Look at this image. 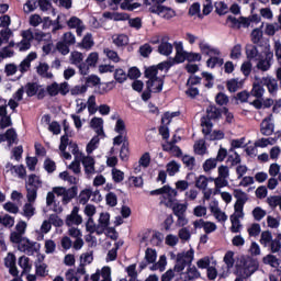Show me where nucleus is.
I'll use <instances>...</instances> for the list:
<instances>
[{
	"label": "nucleus",
	"mask_w": 281,
	"mask_h": 281,
	"mask_svg": "<svg viewBox=\"0 0 281 281\" xmlns=\"http://www.w3.org/2000/svg\"><path fill=\"white\" fill-rule=\"evenodd\" d=\"M0 224L4 227H14V217L5 214L3 217L0 216Z\"/></svg>",
	"instance_id": "48"
},
{
	"label": "nucleus",
	"mask_w": 281,
	"mask_h": 281,
	"mask_svg": "<svg viewBox=\"0 0 281 281\" xmlns=\"http://www.w3.org/2000/svg\"><path fill=\"white\" fill-rule=\"evenodd\" d=\"M128 78V75L126 74V71H124V69L119 68L115 70L114 72V79L116 80V82H119L120 85L126 82Z\"/></svg>",
	"instance_id": "27"
},
{
	"label": "nucleus",
	"mask_w": 281,
	"mask_h": 281,
	"mask_svg": "<svg viewBox=\"0 0 281 281\" xmlns=\"http://www.w3.org/2000/svg\"><path fill=\"white\" fill-rule=\"evenodd\" d=\"M201 59H202V57H201V54H199V53H188L187 52V60H188V63H201Z\"/></svg>",
	"instance_id": "63"
},
{
	"label": "nucleus",
	"mask_w": 281,
	"mask_h": 281,
	"mask_svg": "<svg viewBox=\"0 0 281 281\" xmlns=\"http://www.w3.org/2000/svg\"><path fill=\"white\" fill-rule=\"evenodd\" d=\"M78 196V187H71L70 189H66L65 196L63 198L64 205H67L71 201V199H76Z\"/></svg>",
	"instance_id": "17"
},
{
	"label": "nucleus",
	"mask_w": 281,
	"mask_h": 281,
	"mask_svg": "<svg viewBox=\"0 0 281 281\" xmlns=\"http://www.w3.org/2000/svg\"><path fill=\"white\" fill-rule=\"evenodd\" d=\"M56 49L59 50L63 56H67V54H69V44L65 42H58L56 45Z\"/></svg>",
	"instance_id": "61"
},
{
	"label": "nucleus",
	"mask_w": 281,
	"mask_h": 281,
	"mask_svg": "<svg viewBox=\"0 0 281 281\" xmlns=\"http://www.w3.org/2000/svg\"><path fill=\"white\" fill-rule=\"evenodd\" d=\"M139 54L143 58H148L153 54V46L150 44H144L139 47Z\"/></svg>",
	"instance_id": "49"
},
{
	"label": "nucleus",
	"mask_w": 281,
	"mask_h": 281,
	"mask_svg": "<svg viewBox=\"0 0 281 281\" xmlns=\"http://www.w3.org/2000/svg\"><path fill=\"white\" fill-rule=\"evenodd\" d=\"M194 260V249H190L187 252H179L176 258V265L173 271L178 273L176 281H192L201 278V272L195 266H192Z\"/></svg>",
	"instance_id": "1"
},
{
	"label": "nucleus",
	"mask_w": 281,
	"mask_h": 281,
	"mask_svg": "<svg viewBox=\"0 0 281 281\" xmlns=\"http://www.w3.org/2000/svg\"><path fill=\"white\" fill-rule=\"evenodd\" d=\"M78 212H80V209L75 206L71 211V214L67 215L66 225L68 227H71V225H82V216H80Z\"/></svg>",
	"instance_id": "9"
},
{
	"label": "nucleus",
	"mask_w": 281,
	"mask_h": 281,
	"mask_svg": "<svg viewBox=\"0 0 281 281\" xmlns=\"http://www.w3.org/2000/svg\"><path fill=\"white\" fill-rule=\"evenodd\" d=\"M272 240H273V235L271 234L270 231H265L261 233L260 243L261 245H263V247H267V245H269V243H271Z\"/></svg>",
	"instance_id": "39"
},
{
	"label": "nucleus",
	"mask_w": 281,
	"mask_h": 281,
	"mask_svg": "<svg viewBox=\"0 0 281 281\" xmlns=\"http://www.w3.org/2000/svg\"><path fill=\"white\" fill-rule=\"evenodd\" d=\"M109 226H104L102 224L95 225V222L93 218H88V222L86 223V229L90 234H97L98 236H102L104 234L105 229H108Z\"/></svg>",
	"instance_id": "7"
},
{
	"label": "nucleus",
	"mask_w": 281,
	"mask_h": 281,
	"mask_svg": "<svg viewBox=\"0 0 281 281\" xmlns=\"http://www.w3.org/2000/svg\"><path fill=\"white\" fill-rule=\"evenodd\" d=\"M265 85L267 86L269 93L273 94L278 92V80L267 78L265 79Z\"/></svg>",
	"instance_id": "29"
},
{
	"label": "nucleus",
	"mask_w": 281,
	"mask_h": 281,
	"mask_svg": "<svg viewBox=\"0 0 281 281\" xmlns=\"http://www.w3.org/2000/svg\"><path fill=\"white\" fill-rule=\"evenodd\" d=\"M16 139H19V135L14 128H9L5 134H0V144L8 142L9 148L12 146V144H16Z\"/></svg>",
	"instance_id": "8"
},
{
	"label": "nucleus",
	"mask_w": 281,
	"mask_h": 281,
	"mask_svg": "<svg viewBox=\"0 0 281 281\" xmlns=\"http://www.w3.org/2000/svg\"><path fill=\"white\" fill-rule=\"evenodd\" d=\"M223 115V109L216 108V105H209L206 108V116H204L209 122L212 120H221Z\"/></svg>",
	"instance_id": "11"
},
{
	"label": "nucleus",
	"mask_w": 281,
	"mask_h": 281,
	"mask_svg": "<svg viewBox=\"0 0 281 281\" xmlns=\"http://www.w3.org/2000/svg\"><path fill=\"white\" fill-rule=\"evenodd\" d=\"M201 126H203L202 133L205 135V139H210L214 124H212V121L207 120L205 116H202Z\"/></svg>",
	"instance_id": "16"
},
{
	"label": "nucleus",
	"mask_w": 281,
	"mask_h": 281,
	"mask_svg": "<svg viewBox=\"0 0 281 281\" xmlns=\"http://www.w3.org/2000/svg\"><path fill=\"white\" fill-rule=\"evenodd\" d=\"M246 58L247 60H255L257 64V69L260 71H269L271 69V61L273 60V52H271L270 46L268 45L265 50V56L258 52V46L254 44H247L245 46Z\"/></svg>",
	"instance_id": "2"
},
{
	"label": "nucleus",
	"mask_w": 281,
	"mask_h": 281,
	"mask_svg": "<svg viewBox=\"0 0 281 281\" xmlns=\"http://www.w3.org/2000/svg\"><path fill=\"white\" fill-rule=\"evenodd\" d=\"M250 95H252V98L262 99V95H265V88H262L260 83H254Z\"/></svg>",
	"instance_id": "23"
},
{
	"label": "nucleus",
	"mask_w": 281,
	"mask_h": 281,
	"mask_svg": "<svg viewBox=\"0 0 281 281\" xmlns=\"http://www.w3.org/2000/svg\"><path fill=\"white\" fill-rule=\"evenodd\" d=\"M82 60H85V56L82 55V53L80 52H72L70 55V61L71 65H75L76 67H78Z\"/></svg>",
	"instance_id": "31"
},
{
	"label": "nucleus",
	"mask_w": 281,
	"mask_h": 281,
	"mask_svg": "<svg viewBox=\"0 0 281 281\" xmlns=\"http://www.w3.org/2000/svg\"><path fill=\"white\" fill-rule=\"evenodd\" d=\"M114 131L119 135H126V123H124V120L117 119Z\"/></svg>",
	"instance_id": "40"
},
{
	"label": "nucleus",
	"mask_w": 281,
	"mask_h": 281,
	"mask_svg": "<svg viewBox=\"0 0 281 281\" xmlns=\"http://www.w3.org/2000/svg\"><path fill=\"white\" fill-rule=\"evenodd\" d=\"M273 128L274 125L271 123V119L267 117L263 119L260 124V133L263 134L266 137H269V135H273Z\"/></svg>",
	"instance_id": "13"
},
{
	"label": "nucleus",
	"mask_w": 281,
	"mask_h": 281,
	"mask_svg": "<svg viewBox=\"0 0 281 281\" xmlns=\"http://www.w3.org/2000/svg\"><path fill=\"white\" fill-rule=\"evenodd\" d=\"M224 262L227 267V269H232L234 267V251H227L224 256Z\"/></svg>",
	"instance_id": "54"
},
{
	"label": "nucleus",
	"mask_w": 281,
	"mask_h": 281,
	"mask_svg": "<svg viewBox=\"0 0 281 281\" xmlns=\"http://www.w3.org/2000/svg\"><path fill=\"white\" fill-rule=\"evenodd\" d=\"M98 58H99L98 53H91V54L87 57L86 63H87L88 65H90L91 67H95V65H98Z\"/></svg>",
	"instance_id": "64"
},
{
	"label": "nucleus",
	"mask_w": 281,
	"mask_h": 281,
	"mask_svg": "<svg viewBox=\"0 0 281 281\" xmlns=\"http://www.w3.org/2000/svg\"><path fill=\"white\" fill-rule=\"evenodd\" d=\"M112 41L116 47H126V45H128V36L125 34L113 35Z\"/></svg>",
	"instance_id": "18"
},
{
	"label": "nucleus",
	"mask_w": 281,
	"mask_h": 281,
	"mask_svg": "<svg viewBox=\"0 0 281 281\" xmlns=\"http://www.w3.org/2000/svg\"><path fill=\"white\" fill-rule=\"evenodd\" d=\"M281 195H271L267 198V203L272 207V210H276L277 205H280Z\"/></svg>",
	"instance_id": "59"
},
{
	"label": "nucleus",
	"mask_w": 281,
	"mask_h": 281,
	"mask_svg": "<svg viewBox=\"0 0 281 281\" xmlns=\"http://www.w3.org/2000/svg\"><path fill=\"white\" fill-rule=\"evenodd\" d=\"M149 12H151V14H164V12H169L167 13L166 19H172V16H175V11L171 8L160 4H158L157 7H150Z\"/></svg>",
	"instance_id": "15"
},
{
	"label": "nucleus",
	"mask_w": 281,
	"mask_h": 281,
	"mask_svg": "<svg viewBox=\"0 0 281 281\" xmlns=\"http://www.w3.org/2000/svg\"><path fill=\"white\" fill-rule=\"evenodd\" d=\"M25 93L29 98H34V95H36V93H38V83L27 82L25 85Z\"/></svg>",
	"instance_id": "19"
},
{
	"label": "nucleus",
	"mask_w": 281,
	"mask_h": 281,
	"mask_svg": "<svg viewBox=\"0 0 281 281\" xmlns=\"http://www.w3.org/2000/svg\"><path fill=\"white\" fill-rule=\"evenodd\" d=\"M44 169L48 175H52L53 172H56V162L52 160V158H46L44 160Z\"/></svg>",
	"instance_id": "36"
},
{
	"label": "nucleus",
	"mask_w": 281,
	"mask_h": 281,
	"mask_svg": "<svg viewBox=\"0 0 281 281\" xmlns=\"http://www.w3.org/2000/svg\"><path fill=\"white\" fill-rule=\"evenodd\" d=\"M46 91H47L48 95H50V98L58 95V93H59L58 82H53L52 85L47 86Z\"/></svg>",
	"instance_id": "46"
},
{
	"label": "nucleus",
	"mask_w": 281,
	"mask_h": 281,
	"mask_svg": "<svg viewBox=\"0 0 281 281\" xmlns=\"http://www.w3.org/2000/svg\"><path fill=\"white\" fill-rule=\"evenodd\" d=\"M80 157L86 175L88 177L95 175V159L91 156H82V153H80Z\"/></svg>",
	"instance_id": "6"
},
{
	"label": "nucleus",
	"mask_w": 281,
	"mask_h": 281,
	"mask_svg": "<svg viewBox=\"0 0 281 281\" xmlns=\"http://www.w3.org/2000/svg\"><path fill=\"white\" fill-rule=\"evenodd\" d=\"M159 71L155 66H151L145 70V78H148L146 87L153 89V87H155V83L158 82V86L154 88V93H161V91L164 90V79L157 77Z\"/></svg>",
	"instance_id": "5"
},
{
	"label": "nucleus",
	"mask_w": 281,
	"mask_h": 281,
	"mask_svg": "<svg viewBox=\"0 0 281 281\" xmlns=\"http://www.w3.org/2000/svg\"><path fill=\"white\" fill-rule=\"evenodd\" d=\"M181 168V166H179V164H177V161L172 160L167 165V172L169 175V177H175L176 172H179V169Z\"/></svg>",
	"instance_id": "38"
},
{
	"label": "nucleus",
	"mask_w": 281,
	"mask_h": 281,
	"mask_svg": "<svg viewBox=\"0 0 281 281\" xmlns=\"http://www.w3.org/2000/svg\"><path fill=\"white\" fill-rule=\"evenodd\" d=\"M259 267L258 260L247 257L241 260L239 265H236L235 273L238 276L235 281H245L243 279L251 278L256 273Z\"/></svg>",
	"instance_id": "3"
},
{
	"label": "nucleus",
	"mask_w": 281,
	"mask_h": 281,
	"mask_svg": "<svg viewBox=\"0 0 281 281\" xmlns=\"http://www.w3.org/2000/svg\"><path fill=\"white\" fill-rule=\"evenodd\" d=\"M145 260L148 262V265H154V262L157 260V250L147 248L145 251Z\"/></svg>",
	"instance_id": "28"
},
{
	"label": "nucleus",
	"mask_w": 281,
	"mask_h": 281,
	"mask_svg": "<svg viewBox=\"0 0 281 281\" xmlns=\"http://www.w3.org/2000/svg\"><path fill=\"white\" fill-rule=\"evenodd\" d=\"M26 192L29 203H34V201H36L38 187H26Z\"/></svg>",
	"instance_id": "26"
},
{
	"label": "nucleus",
	"mask_w": 281,
	"mask_h": 281,
	"mask_svg": "<svg viewBox=\"0 0 281 281\" xmlns=\"http://www.w3.org/2000/svg\"><path fill=\"white\" fill-rule=\"evenodd\" d=\"M87 104L90 115H94L98 112V108H95V95H90Z\"/></svg>",
	"instance_id": "52"
},
{
	"label": "nucleus",
	"mask_w": 281,
	"mask_h": 281,
	"mask_svg": "<svg viewBox=\"0 0 281 281\" xmlns=\"http://www.w3.org/2000/svg\"><path fill=\"white\" fill-rule=\"evenodd\" d=\"M158 52L162 56H170V54H172V44L168 42H161L158 46Z\"/></svg>",
	"instance_id": "21"
},
{
	"label": "nucleus",
	"mask_w": 281,
	"mask_h": 281,
	"mask_svg": "<svg viewBox=\"0 0 281 281\" xmlns=\"http://www.w3.org/2000/svg\"><path fill=\"white\" fill-rule=\"evenodd\" d=\"M165 188H167L164 192L166 196L164 199H167V203H165L166 207H172V203H175V199H177V189H172L170 186L166 184Z\"/></svg>",
	"instance_id": "12"
},
{
	"label": "nucleus",
	"mask_w": 281,
	"mask_h": 281,
	"mask_svg": "<svg viewBox=\"0 0 281 281\" xmlns=\"http://www.w3.org/2000/svg\"><path fill=\"white\" fill-rule=\"evenodd\" d=\"M99 225H103V227H109L111 225V214L101 213L99 217Z\"/></svg>",
	"instance_id": "50"
},
{
	"label": "nucleus",
	"mask_w": 281,
	"mask_h": 281,
	"mask_svg": "<svg viewBox=\"0 0 281 281\" xmlns=\"http://www.w3.org/2000/svg\"><path fill=\"white\" fill-rule=\"evenodd\" d=\"M36 212V209L32 205V202L24 204L23 214L26 218H32Z\"/></svg>",
	"instance_id": "37"
},
{
	"label": "nucleus",
	"mask_w": 281,
	"mask_h": 281,
	"mask_svg": "<svg viewBox=\"0 0 281 281\" xmlns=\"http://www.w3.org/2000/svg\"><path fill=\"white\" fill-rule=\"evenodd\" d=\"M216 164L217 161L215 158H210L205 160V162L203 164L204 172H210V170H214V168H216Z\"/></svg>",
	"instance_id": "53"
},
{
	"label": "nucleus",
	"mask_w": 281,
	"mask_h": 281,
	"mask_svg": "<svg viewBox=\"0 0 281 281\" xmlns=\"http://www.w3.org/2000/svg\"><path fill=\"white\" fill-rule=\"evenodd\" d=\"M194 181H195V188L202 191L207 190V177L201 175L199 177H194Z\"/></svg>",
	"instance_id": "22"
},
{
	"label": "nucleus",
	"mask_w": 281,
	"mask_h": 281,
	"mask_svg": "<svg viewBox=\"0 0 281 281\" xmlns=\"http://www.w3.org/2000/svg\"><path fill=\"white\" fill-rule=\"evenodd\" d=\"M112 179L114 183H122L124 181V171L116 168L112 169Z\"/></svg>",
	"instance_id": "43"
},
{
	"label": "nucleus",
	"mask_w": 281,
	"mask_h": 281,
	"mask_svg": "<svg viewBox=\"0 0 281 281\" xmlns=\"http://www.w3.org/2000/svg\"><path fill=\"white\" fill-rule=\"evenodd\" d=\"M200 47V52L202 54H204V56H212L211 54H213L214 56H221V50L218 48H214L212 47L210 44H205L204 42H200L199 44Z\"/></svg>",
	"instance_id": "14"
},
{
	"label": "nucleus",
	"mask_w": 281,
	"mask_h": 281,
	"mask_svg": "<svg viewBox=\"0 0 281 281\" xmlns=\"http://www.w3.org/2000/svg\"><path fill=\"white\" fill-rule=\"evenodd\" d=\"M245 203L236 202L234 205L235 213L231 215V223L233 225H238V218H245V213L243 212Z\"/></svg>",
	"instance_id": "10"
},
{
	"label": "nucleus",
	"mask_w": 281,
	"mask_h": 281,
	"mask_svg": "<svg viewBox=\"0 0 281 281\" xmlns=\"http://www.w3.org/2000/svg\"><path fill=\"white\" fill-rule=\"evenodd\" d=\"M79 47H82L83 49H91L93 47V36L91 33H87L83 36L82 42L79 43Z\"/></svg>",
	"instance_id": "20"
},
{
	"label": "nucleus",
	"mask_w": 281,
	"mask_h": 281,
	"mask_svg": "<svg viewBox=\"0 0 281 281\" xmlns=\"http://www.w3.org/2000/svg\"><path fill=\"white\" fill-rule=\"evenodd\" d=\"M85 80L86 83L83 86L87 87V89H89V87H98V85H100V77H98V75H90L86 77Z\"/></svg>",
	"instance_id": "25"
},
{
	"label": "nucleus",
	"mask_w": 281,
	"mask_h": 281,
	"mask_svg": "<svg viewBox=\"0 0 281 281\" xmlns=\"http://www.w3.org/2000/svg\"><path fill=\"white\" fill-rule=\"evenodd\" d=\"M189 14L190 16H194L198 14L199 19H203V15H201V3H193L189 9Z\"/></svg>",
	"instance_id": "44"
},
{
	"label": "nucleus",
	"mask_w": 281,
	"mask_h": 281,
	"mask_svg": "<svg viewBox=\"0 0 281 281\" xmlns=\"http://www.w3.org/2000/svg\"><path fill=\"white\" fill-rule=\"evenodd\" d=\"M106 205L110 207H115L117 205V195L113 192H110L105 195Z\"/></svg>",
	"instance_id": "51"
},
{
	"label": "nucleus",
	"mask_w": 281,
	"mask_h": 281,
	"mask_svg": "<svg viewBox=\"0 0 281 281\" xmlns=\"http://www.w3.org/2000/svg\"><path fill=\"white\" fill-rule=\"evenodd\" d=\"M194 161H195V159L192 156L186 155L182 157V162L184 164V166H187V168H189V170H193Z\"/></svg>",
	"instance_id": "62"
},
{
	"label": "nucleus",
	"mask_w": 281,
	"mask_h": 281,
	"mask_svg": "<svg viewBox=\"0 0 281 281\" xmlns=\"http://www.w3.org/2000/svg\"><path fill=\"white\" fill-rule=\"evenodd\" d=\"M234 196L237 200V203H247L249 201V198L247 196V193L240 189H235L234 190Z\"/></svg>",
	"instance_id": "30"
},
{
	"label": "nucleus",
	"mask_w": 281,
	"mask_h": 281,
	"mask_svg": "<svg viewBox=\"0 0 281 281\" xmlns=\"http://www.w3.org/2000/svg\"><path fill=\"white\" fill-rule=\"evenodd\" d=\"M35 271H36V276H40L41 278H45V276H47L46 263L35 262Z\"/></svg>",
	"instance_id": "47"
},
{
	"label": "nucleus",
	"mask_w": 281,
	"mask_h": 281,
	"mask_svg": "<svg viewBox=\"0 0 281 281\" xmlns=\"http://www.w3.org/2000/svg\"><path fill=\"white\" fill-rule=\"evenodd\" d=\"M92 194H93V192L89 189L81 191L80 195H79V203L81 205H87V203H89V199H91Z\"/></svg>",
	"instance_id": "32"
},
{
	"label": "nucleus",
	"mask_w": 281,
	"mask_h": 281,
	"mask_svg": "<svg viewBox=\"0 0 281 281\" xmlns=\"http://www.w3.org/2000/svg\"><path fill=\"white\" fill-rule=\"evenodd\" d=\"M12 126V117H10V115H4V116H1V120H0V128L1 131L8 128Z\"/></svg>",
	"instance_id": "57"
},
{
	"label": "nucleus",
	"mask_w": 281,
	"mask_h": 281,
	"mask_svg": "<svg viewBox=\"0 0 281 281\" xmlns=\"http://www.w3.org/2000/svg\"><path fill=\"white\" fill-rule=\"evenodd\" d=\"M252 216L255 221L260 222L261 218L267 216V211L262 210L260 206H257L252 210Z\"/></svg>",
	"instance_id": "45"
},
{
	"label": "nucleus",
	"mask_w": 281,
	"mask_h": 281,
	"mask_svg": "<svg viewBox=\"0 0 281 281\" xmlns=\"http://www.w3.org/2000/svg\"><path fill=\"white\" fill-rule=\"evenodd\" d=\"M228 10H229V8L227 7V3H225V2H216L215 3V12L220 16L227 14Z\"/></svg>",
	"instance_id": "34"
},
{
	"label": "nucleus",
	"mask_w": 281,
	"mask_h": 281,
	"mask_svg": "<svg viewBox=\"0 0 281 281\" xmlns=\"http://www.w3.org/2000/svg\"><path fill=\"white\" fill-rule=\"evenodd\" d=\"M11 243H14L18 246L19 251L26 252L29 256L34 254L36 249L34 248V245L36 243L31 241L27 237H23L21 233L12 232L10 235Z\"/></svg>",
	"instance_id": "4"
},
{
	"label": "nucleus",
	"mask_w": 281,
	"mask_h": 281,
	"mask_svg": "<svg viewBox=\"0 0 281 281\" xmlns=\"http://www.w3.org/2000/svg\"><path fill=\"white\" fill-rule=\"evenodd\" d=\"M215 101H216V104H218L220 106H223L227 104V102H229V98L227 97V94L223 92H218L215 97Z\"/></svg>",
	"instance_id": "55"
},
{
	"label": "nucleus",
	"mask_w": 281,
	"mask_h": 281,
	"mask_svg": "<svg viewBox=\"0 0 281 281\" xmlns=\"http://www.w3.org/2000/svg\"><path fill=\"white\" fill-rule=\"evenodd\" d=\"M172 207V212L175 216H183L186 214V210H188V206L186 204H175Z\"/></svg>",
	"instance_id": "41"
},
{
	"label": "nucleus",
	"mask_w": 281,
	"mask_h": 281,
	"mask_svg": "<svg viewBox=\"0 0 281 281\" xmlns=\"http://www.w3.org/2000/svg\"><path fill=\"white\" fill-rule=\"evenodd\" d=\"M200 223L205 232V234H212V232H216V224L212 222H205L203 220H200Z\"/></svg>",
	"instance_id": "42"
},
{
	"label": "nucleus",
	"mask_w": 281,
	"mask_h": 281,
	"mask_svg": "<svg viewBox=\"0 0 281 281\" xmlns=\"http://www.w3.org/2000/svg\"><path fill=\"white\" fill-rule=\"evenodd\" d=\"M3 210L10 214H19V206L12 202H7L3 204Z\"/></svg>",
	"instance_id": "58"
},
{
	"label": "nucleus",
	"mask_w": 281,
	"mask_h": 281,
	"mask_svg": "<svg viewBox=\"0 0 281 281\" xmlns=\"http://www.w3.org/2000/svg\"><path fill=\"white\" fill-rule=\"evenodd\" d=\"M128 155H130L128 143H124L120 150V159L122 161H128Z\"/></svg>",
	"instance_id": "56"
},
{
	"label": "nucleus",
	"mask_w": 281,
	"mask_h": 281,
	"mask_svg": "<svg viewBox=\"0 0 281 281\" xmlns=\"http://www.w3.org/2000/svg\"><path fill=\"white\" fill-rule=\"evenodd\" d=\"M42 181L41 178H38V176L32 173L31 176H29V180L26 182V187L29 188H41L42 186Z\"/></svg>",
	"instance_id": "24"
},
{
	"label": "nucleus",
	"mask_w": 281,
	"mask_h": 281,
	"mask_svg": "<svg viewBox=\"0 0 281 281\" xmlns=\"http://www.w3.org/2000/svg\"><path fill=\"white\" fill-rule=\"evenodd\" d=\"M226 87L231 93H236V91H238V79L228 80Z\"/></svg>",
	"instance_id": "60"
},
{
	"label": "nucleus",
	"mask_w": 281,
	"mask_h": 281,
	"mask_svg": "<svg viewBox=\"0 0 281 281\" xmlns=\"http://www.w3.org/2000/svg\"><path fill=\"white\" fill-rule=\"evenodd\" d=\"M250 38H251V43H254V45H258V43H260V41H262V30H260V29L252 30V32L250 34Z\"/></svg>",
	"instance_id": "35"
},
{
	"label": "nucleus",
	"mask_w": 281,
	"mask_h": 281,
	"mask_svg": "<svg viewBox=\"0 0 281 281\" xmlns=\"http://www.w3.org/2000/svg\"><path fill=\"white\" fill-rule=\"evenodd\" d=\"M263 263L270 265V267H280V259L273 255L263 257Z\"/></svg>",
	"instance_id": "33"
}]
</instances>
